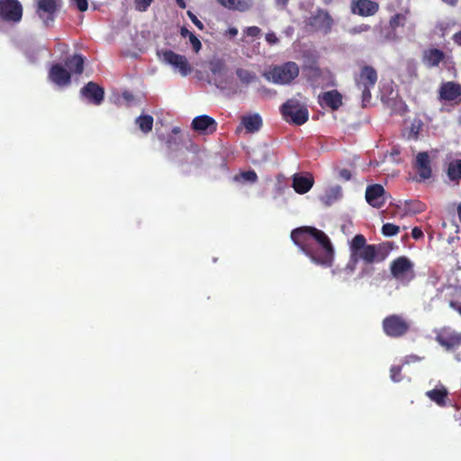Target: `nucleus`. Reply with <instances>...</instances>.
<instances>
[{
	"label": "nucleus",
	"mask_w": 461,
	"mask_h": 461,
	"mask_svg": "<svg viewBox=\"0 0 461 461\" xmlns=\"http://www.w3.org/2000/svg\"><path fill=\"white\" fill-rule=\"evenodd\" d=\"M80 94L88 103L95 105H100L104 98V89L92 81L81 88Z\"/></svg>",
	"instance_id": "obj_17"
},
{
	"label": "nucleus",
	"mask_w": 461,
	"mask_h": 461,
	"mask_svg": "<svg viewBox=\"0 0 461 461\" xmlns=\"http://www.w3.org/2000/svg\"><path fill=\"white\" fill-rule=\"evenodd\" d=\"M176 4H177V5H178L180 8H182V9H184V8H185V7H186V5H185V0H176Z\"/></svg>",
	"instance_id": "obj_55"
},
{
	"label": "nucleus",
	"mask_w": 461,
	"mask_h": 461,
	"mask_svg": "<svg viewBox=\"0 0 461 461\" xmlns=\"http://www.w3.org/2000/svg\"><path fill=\"white\" fill-rule=\"evenodd\" d=\"M399 231H400L399 226H397L393 223L388 222V223L384 224L382 227V233H383V235H384L386 237L394 236V235L398 234Z\"/></svg>",
	"instance_id": "obj_37"
},
{
	"label": "nucleus",
	"mask_w": 461,
	"mask_h": 461,
	"mask_svg": "<svg viewBox=\"0 0 461 461\" xmlns=\"http://www.w3.org/2000/svg\"><path fill=\"white\" fill-rule=\"evenodd\" d=\"M209 68L212 75L221 76L226 70V64L223 59L214 58L209 61Z\"/></svg>",
	"instance_id": "obj_31"
},
{
	"label": "nucleus",
	"mask_w": 461,
	"mask_h": 461,
	"mask_svg": "<svg viewBox=\"0 0 461 461\" xmlns=\"http://www.w3.org/2000/svg\"><path fill=\"white\" fill-rule=\"evenodd\" d=\"M242 179L245 182L256 183L258 175L254 170L241 172L239 176H235V180Z\"/></svg>",
	"instance_id": "obj_36"
},
{
	"label": "nucleus",
	"mask_w": 461,
	"mask_h": 461,
	"mask_svg": "<svg viewBox=\"0 0 461 461\" xmlns=\"http://www.w3.org/2000/svg\"><path fill=\"white\" fill-rule=\"evenodd\" d=\"M444 4L447 5L448 6L455 7L458 4L459 0H441Z\"/></svg>",
	"instance_id": "obj_52"
},
{
	"label": "nucleus",
	"mask_w": 461,
	"mask_h": 461,
	"mask_svg": "<svg viewBox=\"0 0 461 461\" xmlns=\"http://www.w3.org/2000/svg\"><path fill=\"white\" fill-rule=\"evenodd\" d=\"M390 377L395 383L402 381V366H393L390 369Z\"/></svg>",
	"instance_id": "obj_39"
},
{
	"label": "nucleus",
	"mask_w": 461,
	"mask_h": 461,
	"mask_svg": "<svg viewBox=\"0 0 461 461\" xmlns=\"http://www.w3.org/2000/svg\"><path fill=\"white\" fill-rule=\"evenodd\" d=\"M191 147L193 148L194 152L195 153V156H196L195 164H196V166H199L202 163V158H199V156H198V153H199L198 146L197 145H192Z\"/></svg>",
	"instance_id": "obj_49"
},
{
	"label": "nucleus",
	"mask_w": 461,
	"mask_h": 461,
	"mask_svg": "<svg viewBox=\"0 0 461 461\" xmlns=\"http://www.w3.org/2000/svg\"><path fill=\"white\" fill-rule=\"evenodd\" d=\"M453 41H455V43H456L457 45H460V46H461V31H460V32H456V33L453 35Z\"/></svg>",
	"instance_id": "obj_51"
},
{
	"label": "nucleus",
	"mask_w": 461,
	"mask_h": 461,
	"mask_svg": "<svg viewBox=\"0 0 461 461\" xmlns=\"http://www.w3.org/2000/svg\"><path fill=\"white\" fill-rule=\"evenodd\" d=\"M384 332L390 338L403 337L410 330V322L400 314L386 316L382 321Z\"/></svg>",
	"instance_id": "obj_7"
},
{
	"label": "nucleus",
	"mask_w": 461,
	"mask_h": 461,
	"mask_svg": "<svg viewBox=\"0 0 461 461\" xmlns=\"http://www.w3.org/2000/svg\"><path fill=\"white\" fill-rule=\"evenodd\" d=\"M236 75L242 84L249 85L257 79V76L254 72L244 68H237Z\"/></svg>",
	"instance_id": "obj_33"
},
{
	"label": "nucleus",
	"mask_w": 461,
	"mask_h": 461,
	"mask_svg": "<svg viewBox=\"0 0 461 461\" xmlns=\"http://www.w3.org/2000/svg\"><path fill=\"white\" fill-rule=\"evenodd\" d=\"M398 207L404 214H417L426 210V204L420 200H405Z\"/></svg>",
	"instance_id": "obj_25"
},
{
	"label": "nucleus",
	"mask_w": 461,
	"mask_h": 461,
	"mask_svg": "<svg viewBox=\"0 0 461 461\" xmlns=\"http://www.w3.org/2000/svg\"><path fill=\"white\" fill-rule=\"evenodd\" d=\"M189 41L193 47V50L195 53H198L202 49V43L200 40L193 33L188 38Z\"/></svg>",
	"instance_id": "obj_40"
},
{
	"label": "nucleus",
	"mask_w": 461,
	"mask_h": 461,
	"mask_svg": "<svg viewBox=\"0 0 461 461\" xmlns=\"http://www.w3.org/2000/svg\"><path fill=\"white\" fill-rule=\"evenodd\" d=\"M158 55L165 63L177 69L181 76L186 77L192 72V66L189 64L185 56L177 54L171 50L158 51Z\"/></svg>",
	"instance_id": "obj_9"
},
{
	"label": "nucleus",
	"mask_w": 461,
	"mask_h": 461,
	"mask_svg": "<svg viewBox=\"0 0 461 461\" xmlns=\"http://www.w3.org/2000/svg\"><path fill=\"white\" fill-rule=\"evenodd\" d=\"M153 122V117L148 114L140 115L136 119V123L143 133H149L152 131Z\"/></svg>",
	"instance_id": "obj_29"
},
{
	"label": "nucleus",
	"mask_w": 461,
	"mask_h": 461,
	"mask_svg": "<svg viewBox=\"0 0 461 461\" xmlns=\"http://www.w3.org/2000/svg\"><path fill=\"white\" fill-rule=\"evenodd\" d=\"M50 79L58 86H66L70 83V72L59 64L53 65L49 72Z\"/></svg>",
	"instance_id": "obj_22"
},
{
	"label": "nucleus",
	"mask_w": 461,
	"mask_h": 461,
	"mask_svg": "<svg viewBox=\"0 0 461 461\" xmlns=\"http://www.w3.org/2000/svg\"><path fill=\"white\" fill-rule=\"evenodd\" d=\"M366 200L375 208H381L386 203V192L380 184L370 185L366 190Z\"/></svg>",
	"instance_id": "obj_15"
},
{
	"label": "nucleus",
	"mask_w": 461,
	"mask_h": 461,
	"mask_svg": "<svg viewBox=\"0 0 461 461\" xmlns=\"http://www.w3.org/2000/svg\"><path fill=\"white\" fill-rule=\"evenodd\" d=\"M426 396L440 407L447 405L448 397V391L443 385L437 386L436 388L427 391Z\"/></svg>",
	"instance_id": "obj_24"
},
{
	"label": "nucleus",
	"mask_w": 461,
	"mask_h": 461,
	"mask_svg": "<svg viewBox=\"0 0 461 461\" xmlns=\"http://www.w3.org/2000/svg\"><path fill=\"white\" fill-rule=\"evenodd\" d=\"M390 272L393 278L402 283H409L415 277L414 264L405 256L398 257L391 262Z\"/></svg>",
	"instance_id": "obj_6"
},
{
	"label": "nucleus",
	"mask_w": 461,
	"mask_h": 461,
	"mask_svg": "<svg viewBox=\"0 0 461 461\" xmlns=\"http://www.w3.org/2000/svg\"><path fill=\"white\" fill-rule=\"evenodd\" d=\"M408 68H409L410 73H411V75L413 74L415 77L417 76V75H416V72H415V69H414L412 67H411V66H410Z\"/></svg>",
	"instance_id": "obj_58"
},
{
	"label": "nucleus",
	"mask_w": 461,
	"mask_h": 461,
	"mask_svg": "<svg viewBox=\"0 0 461 461\" xmlns=\"http://www.w3.org/2000/svg\"><path fill=\"white\" fill-rule=\"evenodd\" d=\"M457 214H458L459 221H461V203L457 206Z\"/></svg>",
	"instance_id": "obj_57"
},
{
	"label": "nucleus",
	"mask_w": 461,
	"mask_h": 461,
	"mask_svg": "<svg viewBox=\"0 0 461 461\" xmlns=\"http://www.w3.org/2000/svg\"><path fill=\"white\" fill-rule=\"evenodd\" d=\"M241 122L249 132L258 131L263 124L262 118L258 113L244 116Z\"/></svg>",
	"instance_id": "obj_28"
},
{
	"label": "nucleus",
	"mask_w": 461,
	"mask_h": 461,
	"mask_svg": "<svg viewBox=\"0 0 461 461\" xmlns=\"http://www.w3.org/2000/svg\"><path fill=\"white\" fill-rule=\"evenodd\" d=\"M299 66L294 61H287L270 67L263 73V77L276 85H288L299 76Z\"/></svg>",
	"instance_id": "obj_2"
},
{
	"label": "nucleus",
	"mask_w": 461,
	"mask_h": 461,
	"mask_svg": "<svg viewBox=\"0 0 461 461\" xmlns=\"http://www.w3.org/2000/svg\"><path fill=\"white\" fill-rule=\"evenodd\" d=\"M436 341L447 350H452L461 345V333L443 328L437 333Z\"/></svg>",
	"instance_id": "obj_14"
},
{
	"label": "nucleus",
	"mask_w": 461,
	"mask_h": 461,
	"mask_svg": "<svg viewBox=\"0 0 461 461\" xmlns=\"http://www.w3.org/2000/svg\"><path fill=\"white\" fill-rule=\"evenodd\" d=\"M341 194V188L339 185L330 187L326 190L325 194L321 196V201L326 204H331Z\"/></svg>",
	"instance_id": "obj_32"
},
{
	"label": "nucleus",
	"mask_w": 461,
	"mask_h": 461,
	"mask_svg": "<svg viewBox=\"0 0 461 461\" xmlns=\"http://www.w3.org/2000/svg\"><path fill=\"white\" fill-rule=\"evenodd\" d=\"M364 267L361 268L359 273L357 274V278L364 279L366 277H371L375 273V267L373 266L375 263H366L363 262Z\"/></svg>",
	"instance_id": "obj_35"
},
{
	"label": "nucleus",
	"mask_w": 461,
	"mask_h": 461,
	"mask_svg": "<svg viewBox=\"0 0 461 461\" xmlns=\"http://www.w3.org/2000/svg\"><path fill=\"white\" fill-rule=\"evenodd\" d=\"M289 0H276L277 5H281L282 7H285L288 4Z\"/></svg>",
	"instance_id": "obj_53"
},
{
	"label": "nucleus",
	"mask_w": 461,
	"mask_h": 461,
	"mask_svg": "<svg viewBox=\"0 0 461 461\" xmlns=\"http://www.w3.org/2000/svg\"><path fill=\"white\" fill-rule=\"evenodd\" d=\"M266 41L270 45L276 44L279 41L278 38L276 37V35L274 32L267 33L266 34Z\"/></svg>",
	"instance_id": "obj_45"
},
{
	"label": "nucleus",
	"mask_w": 461,
	"mask_h": 461,
	"mask_svg": "<svg viewBox=\"0 0 461 461\" xmlns=\"http://www.w3.org/2000/svg\"><path fill=\"white\" fill-rule=\"evenodd\" d=\"M314 178L311 174H294L293 176V188L297 194H303L313 186Z\"/></svg>",
	"instance_id": "obj_21"
},
{
	"label": "nucleus",
	"mask_w": 461,
	"mask_h": 461,
	"mask_svg": "<svg viewBox=\"0 0 461 461\" xmlns=\"http://www.w3.org/2000/svg\"><path fill=\"white\" fill-rule=\"evenodd\" d=\"M187 15L188 17L190 18V20L192 21V23L199 29V30H203L204 29V26L203 24V23L197 18V16L193 14L191 11H187Z\"/></svg>",
	"instance_id": "obj_43"
},
{
	"label": "nucleus",
	"mask_w": 461,
	"mask_h": 461,
	"mask_svg": "<svg viewBox=\"0 0 461 461\" xmlns=\"http://www.w3.org/2000/svg\"><path fill=\"white\" fill-rule=\"evenodd\" d=\"M71 4L75 5L80 12H86L88 8L87 0H70Z\"/></svg>",
	"instance_id": "obj_41"
},
{
	"label": "nucleus",
	"mask_w": 461,
	"mask_h": 461,
	"mask_svg": "<svg viewBox=\"0 0 461 461\" xmlns=\"http://www.w3.org/2000/svg\"><path fill=\"white\" fill-rule=\"evenodd\" d=\"M339 176L341 179L345 180V181H348L351 179V172L350 170L347 169V168H342L339 171Z\"/></svg>",
	"instance_id": "obj_44"
},
{
	"label": "nucleus",
	"mask_w": 461,
	"mask_h": 461,
	"mask_svg": "<svg viewBox=\"0 0 461 461\" xmlns=\"http://www.w3.org/2000/svg\"><path fill=\"white\" fill-rule=\"evenodd\" d=\"M311 77H312L314 80H317L319 77L321 75V70L320 68L317 67H312L310 68Z\"/></svg>",
	"instance_id": "obj_47"
},
{
	"label": "nucleus",
	"mask_w": 461,
	"mask_h": 461,
	"mask_svg": "<svg viewBox=\"0 0 461 461\" xmlns=\"http://www.w3.org/2000/svg\"><path fill=\"white\" fill-rule=\"evenodd\" d=\"M229 32L231 36H236L238 34V30L236 28H230Z\"/></svg>",
	"instance_id": "obj_56"
},
{
	"label": "nucleus",
	"mask_w": 461,
	"mask_h": 461,
	"mask_svg": "<svg viewBox=\"0 0 461 461\" xmlns=\"http://www.w3.org/2000/svg\"><path fill=\"white\" fill-rule=\"evenodd\" d=\"M291 239L313 263L326 267L332 266L335 249L322 230L312 226L299 227L292 230Z\"/></svg>",
	"instance_id": "obj_1"
},
{
	"label": "nucleus",
	"mask_w": 461,
	"mask_h": 461,
	"mask_svg": "<svg viewBox=\"0 0 461 461\" xmlns=\"http://www.w3.org/2000/svg\"><path fill=\"white\" fill-rule=\"evenodd\" d=\"M413 168L418 174V182L429 179L432 176L431 161L427 151L419 152L413 162Z\"/></svg>",
	"instance_id": "obj_12"
},
{
	"label": "nucleus",
	"mask_w": 461,
	"mask_h": 461,
	"mask_svg": "<svg viewBox=\"0 0 461 461\" xmlns=\"http://www.w3.org/2000/svg\"><path fill=\"white\" fill-rule=\"evenodd\" d=\"M173 132L174 133H178L179 132V128H174L173 129Z\"/></svg>",
	"instance_id": "obj_59"
},
{
	"label": "nucleus",
	"mask_w": 461,
	"mask_h": 461,
	"mask_svg": "<svg viewBox=\"0 0 461 461\" xmlns=\"http://www.w3.org/2000/svg\"><path fill=\"white\" fill-rule=\"evenodd\" d=\"M406 21L405 14H396L389 21L390 27L395 31L398 27H403Z\"/></svg>",
	"instance_id": "obj_34"
},
{
	"label": "nucleus",
	"mask_w": 461,
	"mask_h": 461,
	"mask_svg": "<svg viewBox=\"0 0 461 461\" xmlns=\"http://www.w3.org/2000/svg\"><path fill=\"white\" fill-rule=\"evenodd\" d=\"M85 58L81 54H75L66 60V66L69 71L74 74L80 75L83 73Z\"/></svg>",
	"instance_id": "obj_27"
},
{
	"label": "nucleus",
	"mask_w": 461,
	"mask_h": 461,
	"mask_svg": "<svg viewBox=\"0 0 461 461\" xmlns=\"http://www.w3.org/2000/svg\"><path fill=\"white\" fill-rule=\"evenodd\" d=\"M350 9L354 14L359 16H373L379 10V4L373 0H352Z\"/></svg>",
	"instance_id": "obj_16"
},
{
	"label": "nucleus",
	"mask_w": 461,
	"mask_h": 461,
	"mask_svg": "<svg viewBox=\"0 0 461 461\" xmlns=\"http://www.w3.org/2000/svg\"><path fill=\"white\" fill-rule=\"evenodd\" d=\"M438 100L451 104L461 103V84L455 81L441 83L438 88Z\"/></svg>",
	"instance_id": "obj_11"
},
{
	"label": "nucleus",
	"mask_w": 461,
	"mask_h": 461,
	"mask_svg": "<svg viewBox=\"0 0 461 461\" xmlns=\"http://www.w3.org/2000/svg\"><path fill=\"white\" fill-rule=\"evenodd\" d=\"M378 80L376 69L369 65L360 66L359 72L354 76L356 86L362 93L363 106H366L371 101V90L375 86Z\"/></svg>",
	"instance_id": "obj_3"
},
{
	"label": "nucleus",
	"mask_w": 461,
	"mask_h": 461,
	"mask_svg": "<svg viewBox=\"0 0 461 461\" xmlns=\"http://www.w3.org/2000/svg\"><path fill=\"white\" fill-rule=\"evenodd\" d=\"M122 96H123V98H124V99H126L127 101H131V100H132V98H133L132 95H131V93H128V92H124V93L122 94Z\"/></svg>",
	"instance_id": "obj_54"
},
{
	"label": "nucleus",
	"mask_w": 461,
	"mask_h": 461,
	"mask_svg": "<svg viewBox=\"0 0 461 461\" xmlns=\"http://www.w3.org/2000/svg\"><path fill=\"white\" fill-rule=\"evenodd\" d=\"M449 306L461 315V303L456 301H450Z\"/></svg>",
	"instance_id": "obj_48"
},
{
	"label": "nucleus",
	"mask_w": 461,
	"mask_h": 461,
	"mask_svg": "<svg viewBox=\"0 0 461 461\" xmlns=\"http://www.w3.org/2000/svg\"><path fill=\"white\" fill-rule=\"evenodd\" d=\"M367 259V263H381L384 261L394 249L393 242L386 241L378 244H368L363 234L355 235Z\"/></svg>",
	"instance_id": "obj_4"
},
{
	"label": "nucleus",
	"mask_w": 461,
	"mask_h": 461,
	"mask_svg": "<svg viewBox=\"0 0 461 461\" xmlns=\"http://www.w3.org/2000/svg\"><path fill=\"white\" fill-rule=\"evenodd\" d=\"M318 99L321 107H329L332 111L338 110L342 105V95L338 90L322 92Z\"/></svg>",
	"instance_id": "obj_20"
},
{
	"label": "nucleus",
	"mask_w": 461,
	"mask_h": 461,
	"mask_svg": "<svg viewBox=\"0 0 461 461\" xmlns=\"http://www.w3.org/2000/svg\"><path fill=\"white\" fill-rule=\"evenodd\" d=\"M192 128L202 134H212L217 130V122L209 115H199L193 119Z\"/></svg>",
	"instance_id": "obj_18"
},
{
	"label": "nucleus",
	"mask_w": 461,
	"mask_h": 461,
	"mask_svg": "<svg viewBox=\"0 0 461 461\" xmlns=\"http://www.w3.org/2000/svg\"><path fill=\"white\" fill-rule=\"evenodd\" d=\"M245 34L249 37H258L261 34V29L258 26L248 27Z\"/></svg>",
	"instance_id": "obj_42"
},
{
	"label": "nucleus",
	"mask_w": 461,
	"mask_h": 461,
	"mask_svg": "<svg viewBox=\"0 0 461 461\" xmlns=\"http://www.w3.org/2000/svg\"><path fill=\"white\" fill-rule=\"evenodd\" d=\"M447 176L452 181L458 182L461 180V159L452 161L448 165Z\"/></svg>",
	"instance_id": "obj_30"
},
{
	"label": "nucleus",
	"mask_w": 461,
	"mask_h": 461,
	"mask_svg": "<svg viewBox=\"0 0 461 461\" xmlns=\"http://www.w3.org/2000/svg\"><path fill=\"white\" fill-rule=\"evenodd\" d=\"M170 143H171V141L167 140L168 147H170Z\"/></svg>",
	"instance_id": "obj_61"
},
{
	"label": "nucleus",
	"mask_w": 461,
	"mask_h": 461,
	"mask_svg": "<svg viewBox=\"0 0 461 461\" xmlns=\"http://www.w3.org/2000/svg\"><path fill=\"white\" fill-rule=\"evenodd\" d=\"M23 17V6L18 0H0V20L19 23Z\"/></svg>",
	"instance_id": "obj_10"
},
{
	"label": "nucleus",
	"mask_w": 461,
	"mask_h": 461,
	"mask_svg": "<svg viewBox=\"0 0 461 461\" xmlns=\"http://www.w3.org/2000/svg\"><path fill=\"white\" fill-rule=\"evenodd\" d=\"M217 2L229 10L246 12L252 5L251 0H217Z\"/></svg>",
	"instance_id": "obj_26"
},
{
	"label": "nucleus",
	"mask_w": 461,
	"mask_h": 461,
	"mask_svg": "<svg viewBox=\"0 0 461 461\" xmlns=\"http://www.w3.org/2000/svg\"><path fill=\"white\" fill-rule=\"evenodd\" d=\"M359 262H366L367 259L358 243V240L354 238L349 242V260L345 266V272L348 275L353 274L357 269V265Z\"/></svg>",
	"instance_id": "obj_13"
},
{
	"label": "nucleus",
	"mask_w": 461,
	"mask_h": 461,
	"mask_svg": "<svg viewBox=\"0 0 461 461\" xmlns=\"http://www.w3.org/2000/svg\"><path fill=\"white\" fill-rule=\"evenodd\" d=\"M36 14L45 27L53 26L57 14L62 6V0H34Z\"/></svg>",
	"instance_id": "obj_8"
},
{
	"label": "nucleus",
	"mask_w": 461,
	"mask_h": 461,
	"mask_svg": "<svg viewBox=\"0 0 461 461\" xmlns=\"http://www.w3.org/2000/svg\"><path fill=\"white\" fill-rule=\"evenodd\" d=\"M310 24L315 30L329 33L333 24V19L327 11L319 10L316 14L312 15L310 19Z\"/></svg>",
	"instance_id": "obj_19"
},
{
	"label": "nucleus",
	"mask_w": 461,
	"mask_h": 461,
	"mask_svg": "<svg viewBox=\"0 0 461 461\" xmlns=\"http://www.w3.org/2000/svg\"><path fill=\"white\" fill-rule=\"evenodd\" d=\"M445 58V53L436 48L425 50L422 53V62L429 68L438 67Z\"/></svg>",
	"instance_id": "obj_23"
},
{
	"label": "nucleus",
	"mask_w": 461,
	"mask_h": 461,
	"mask_svg": "<svg viewBox=\"0 0 461 461\" xmlns=\"http://www.w3.org/2000/svg\"><path fill=\"white\" fill-rule=\"evenodd\" d=\"M424 234H423V231L421 230L420 228L419 227H414L411 230V237L414 239V240H420L421 238H423Z\"/></svg>",
	"instance_id": "obj_46"
},
{
	"label": "nucleus",
	"mask_w": 461,
	"mask_h": 461,
	"mask_svg": "<svg viewBox=\"0 0 461 461\" xmlns=\"http://www.w3.org/2000/svg\"><path fill=\"white\" fill-rule=\"evenodd\" d=\"M180 34L183 38H186V37H190L191 34H193V32H191L187 28L185 27H182L180 29Z\"/></svg>",
	"instance_id": "obj_50"
},
{
	"label": "nucleus",
	"mask_w": 461,
	"mask_h": 461,
	"mask_svg": "<svg viewBox=\"0 0 461 461\" xmlns=\"http://www.w3.org/2000/svg\"><path fill=\"white\" fill-rule=\"evenodd\" d=\"M325 4L330 3L331 0H323Z\"/></svg>",
	"instance_id": "obj_60"
},
{
	"label": "nucleus",
	"mask_w": 461,
	"mask_h": 461,
	"mask_svg": "<svg viewBox=\"0 0 461 461\" xmlns=\"http://www.w3.org/2000/svg\"><path fill=\"white\" fill-rule=\"evenodd\" d=\"M283 118L287 122L303 125L309 119L308 109L295 99H289L280 107Z\"/></svg>",
	"instance_id": "obj_5"
},
{
	"label": "nucleus",
	"mask_w": 461,
	"mask_h": 461,
	"mask_svg": "<svg viewBox=\"0 0 461 461\" xmlns=\"http://www.w3.org/2000/svg\"><path fill=\"white\" fill-rule=\"evenodd\" d=\"M154 0H133L134 9L138 12L144 13L148 11Z\"/></svg>",
	"instance_id": "obj_38"
}]
</instances>
